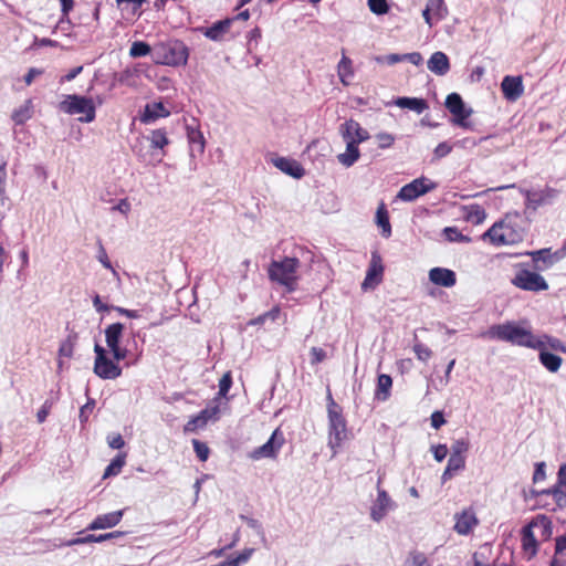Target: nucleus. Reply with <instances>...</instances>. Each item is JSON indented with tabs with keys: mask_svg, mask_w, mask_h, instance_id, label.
I'll return each mask as SVG.
<instances>
[{
	"mask_svg": "<svg viewBox=\"0 0 566 566\" xmlns=\"http://www.w3.org/2000/svg\"><path fill=\"white\" fill-rule=\"evenodd\" d=\"M31 101H28L24 105L14 109L11 118L17 125H23L28 119L31 118Z\"/></svg>",
	"mask_w": 566,
	"mask_h": 566,
	"instance_id": "41",
	"label": "nucleus"
},
{
	"mask_svg": "<svg viewBox=\"0 0 566 566\" xmlns=\"http://www.w3.org/2000/svg\"><path fill=\"white\" fill-rule=\"evenodd\" d=\"M60 4H61L62 15L59 20V23L63 24L64 21H69V14L73 10L74 0H60Z\"/></svg>",
	"mask_w": 566,
	"mask_h": 566,
	"instance_id": "56",
	"label": "nucleus"
},
{
	"mask_svg": "<svg viewBox=\"0 0 566 566\" xmlns=\"http://www.w3.org/2000/svg\"><path fill=\"white\" fill-rule=\"evenodd\" d=\"M384 270L385 268L382 265L380 254L378 252H373L370 263L366 271V276L361 283V289L366 291L369 287L373 289L380 284L382 281Z\"/></svg>",
	"mask_w": 566,
	"mask_h": 566,
	"instance_id": "10",
	"label": "nucleus"
},
{
	"mask_svg": "<svg viewBox=\"0 0 566 566\" xmlns=\"http://www.w3.org/2000/svg\"><path fill=\"white\" fill-rule=\"evenodd\" d=\"M556 196V190L546 188L544 190L527 191L526 206L536 210L538 207L549 203Z\"/></svg>",
	"mask_w": 566,
	"mask_h": 566,
	"instance_id": "28",
	"label": "nucleus"
},
{
	"mask_svg": "<svg viewBox=\"0 0 566 566\" xmlns=\"http://www.w3.org/2000/svg\"><path fill=\"white\" fill-rule=\"evenodd\" d=\"M189 59V48L181 40L160 42L153 48V61L167 66H184Z\"/></svg>",
	"mask_w": 566,
	"mask_h": 566,
	"instance_id": "3",
	"label": "nucleus"
},
{
	"mask_svg": "<svg viewBox=\"0 0 566 566\" xmlns=\"http://www.w3.org/2000/svg\"><path fill=\"white\" fill-rule=\"evenodd\" d=\"M327 417H328V446L335 450L339 448L346 438L347 421L343 415L342 407L335 402L332 392H327Z\"/></svg>",
	"mask_w": 566,
	"mask_h": 566,
	"instance_id": "4",
	"label": "nucleus"
},
{
	"mask_svg": "<svg viewBox=\"0 0 566 566\" xmlns=\"http://www.w3.org/2000/svg\"><path fill=\"white\" fill-rule=\"evenodd\" d=\"M59 109L67 115H83L78 117L81 123H92L96 117V105L92 97L85 95H65L59 103Z\"/></svg>",
	"mask_w": 566,
	"mask_h": 566,
	"instance_id": "5",
	"label": "nucleus"
},
{
	"mask_svg": "<svg viewBox=\"0 0 566 566\" xmlns=\"http://www.w3.org/2000/svg\"><path fill=\"white\" fill-rule=\"evenodd\" d=\"M59 399V397L53 396V390L50 392V397L46 398L41 406V408L36 412V420L39 423H43L48 416L50 415V411L54 405V402Z\"/></svg>",
	"mask_w": 566,
	"mask_h": 566,
	"instance_id": "43",
	"label": "nucleus"
},
{
	"mask_svg": "<svg viewBox=\"0 0 566 566\" xmlns=\"http://www.w3.org/2000/svg\"><path fill=\"white\" fill-rule=\"evenodd\" d=\"M170 115V112L166 108L163 102L147 103L140 114V122L143 124H151L158 118H165Z\"/></svg>",
	"mask_w": 566,
	"mask_h": 566,
	"instance_id": "23",
	"label": "nucleus"
},
{
	"mask_svg": "<svg viewBox=\"0 0 566 566\" xmlns=\"http://www.w3.org/2000/svg\"><path fill=\"white\" fill-rule=\"evenodd\" d=\"M426 4L434 15L437 23L447 18L449 10L444 0H428Z\"/></svg>",
	"mask_w": 566,
	"mask_h": 566,
	"instance_id": "37",
	"label": "nucleus"
},
{
	"mask_svg": "<svg viewBox=\"0 0 566 566\" xmlns=\"http://www.w3.org/2000/svg\"><path fill=\"white\" fill-rule=\"evenodd\" d=\"M427 66L433 74L444 76L451 67L450 59L444 52L437 51L431 54L427 62Z\"/></svg>",
	"mask_w": 566,
	"mask_h": 566,
	"instance_id": "27",
	"label": "nucleus"
},
{
	"mask_svg": "<svg viewBox=\"0 0 566 566\" xmlns=\"http://www.w3.org/2000/svg\"><path fill=\"white\" fill-rule=\"evenodd\" d=\"M74 350V345L70 339H65L60 344L59 347V356L60 357H72Z\"/></svg>",
	"mask_w": 566,
	"mask_h": 566,
	"instance_id": "62",
	"label": "nucleus"
},
{
	"mask_svg": "<svg viewBox=\"0 0 566 566\" xmlns=\"http://www.w3.org/2000/svg\"><path fill=\"white\" fill-rule=\"evenodd\" d=\"M192 447H193L196 457L199 459V461L206 462L210 454V449H209L208 444L198 439H193Z\"/></svg>",
	"mask_w": 566,
	"mask_h": 566,
	"instance_id": "47",
	"label": "nucleus"
},
{
	"mask_svg": "<svg viewBox=\"0 0 566 566\" xmlns=\"http://www.w3.org/2000/svg\"><path fill=\"white\" fill-rule=\"evenodd\" d=\"M431 452L437 462H442L448 455V447L447 444H437L431 447Z\"/></svg>",
	"mask_w": 566,
	"mask_h": 566,
	"instance_id": "58",
	"label": "nucleus"
},
{
	"mask_svg": "<svg viewBox=\"0 0 566 566\" xmlns=\"http://www.w3.org/2000/svg\"><path fill=\"white\" fill-rule=\"evenodd\" d=\"M413 352L417 358L421 361H427L432 356V350L421 343H418L413 346Z\"/></svg>",
	"mask_w": 566,
	"mask_h": 566,
	"instance_id": "54",
	"label": "nucleus"
},
{
	"mask_svg": "<svg viewBox=\"0 0 566 566\" xmlns=\"http://www.w3.org/2000/svg\"><path fill=\"white\" fill-rule=\"evenodd\" d=\"M511 283L523 290L528 292H541L548 290V283L539 274V272L533 270H528L526 268L521 269L516 272L514 277L511 280Z\"/></svg>",
	"mask_w": 566,
	"mask_h": 566,
	"instance_id": "7",
	"label": "nucleus"
},
{
	"mask_svg": "<svg viewBox=\"0 0 566 566\" xmlns=\"http://www.w3.org/2000/svg\"><path fill=\"white\" fill-rule=\"evenodd\" d=\"M232 384H233V380H232V375H231V371H227L226 374H223V376L220 378L219 380V390H218V397L219 398H224L227 397L228 392L230 391L231 387H232Z\"/></svg>",
	"mask_w": 566,
	"mask_h": 566,
	"instance_id": "48",
	"label": "nucleus"
},
{
	"mask_svg": "<svg viewBox=\"0 0 566 566\" xmlns=\"http://www.w3.org/2000/svg\"><path fill=\"white\" fill-rule=\"evenodd\" d=\"M376 61L378 63H386L388 65H394L396 63L402 62L403 57H402V54L390 53V54H387L385 56H377Z\"/></svg>",
	"mask_w": 566,
	"mask_h": 566,
	"instance_id": "61",
	"label": "nucleus"
},
{
	"mask_svg": "<svg viewBox=\"0 0 566 566\" xmlns=\"http://www.w3.org/2000/svg\"><path fill=\"white\" fill-rule=\"evenodd\" d=\"M153 57V48L145 41H135L132 43L129 49V55L132 57H144L149 55Z\"/></svg>",
	"mask_w": 566,
	"mask_h": 566,
	"instance_id": "40",
	"label": "nucleus"
},
{
	"mask_svg": "<svg viewBox=\"0 0 566 566\" xmlns=\"http://www.w3.org/2000/svg\"><path fill=\"white\" fill-rule=\"evenodd\" d=\"M97 260L102 263L105 269H113L112 263L107 256L106 250L101 240H98V252Z\"/></svg>",
	"mask_w": 566,
	"mask_h": 566,
	"instance_id": "64",
	"label": "nucleus"
},
{
	"mask_svg": "<svg viewBox=\"0 0 566 566\" xmlns=\"http://www.w3.org/2000/svg\"><path fill=\"white\" fill-rule=\"evenodd\" d=\"M125 325L120 322H116L113 324H109L104 333H105V342L108 347V349L119 346L123 339Z\"/></svg>",
	"mask_w": 566,
	"mask_h": 566,
	"instance_id": "30",
	"label": "nucleus"
},
{
	"mask_svg": "<svg viewBox=\"0 0 566 566\" xmlns=\"http://www.w3.org/2000/svg\"><path fill=\"white\" fill-rule=\"evenodd\" d=\"M369 10L376 15H385L390 10L388 0H367Z\"/></svg>",
	"mask_w": 566,
	"mask_h": 566,
	"instance_id": "45",
	"label": "nucleus"
},
{
	"mask_svg": "<svg viewBox=\"0 0 566 566\" xmlns=\"http://www.w3.org/2000/svg\"><path fill=\"white\" fill-rule=\"evenodd\" d=\"M125 463H126V453L125 452L117 453L111 460L109 464L105 468L103 478L106 479L109 476L117 475L120 472V470L123 469V467L125 465Z\"/></svg>",
	"mask_w": 566,
	"mask_h": 566,
	"instance_id": "36",
	"label": "nucleus"
},
{
	"mask_svg": "<svg viewBox=\"0 0 566 566\" xmlns=\"http://www.w3.org/2000/svg\"><path fill=\"white\" fill-rule=\"evenodd\" d=\"M501 91L509 102L517 101L524 93L523 80L521 76L505 75L501 82Z\"/></svg>",
	"mask_w": 566,
	"mask_h": 566,
	"instance_id": "15",
	"label": "nucleus"
},
{
	"mask_svg": "<svg viewBox=\"0 0 566 566\" xmlns=\"http://www.w3.org/2000/svg\"><path fill=\"white\" fill-rule=\"evenodd\" d=\"M346 142V151L337 156L338 161L345 167H352L360 157L358 144L354 140Z\"/></svg>",
	"mask_w": 566,
	"mask_h": 566,
	"instance_id": "31",
	"label": "nucleus"
},
{
	"mask_svg": "<svg viewBox=\"0 0 566 566\" xmlns=\"http://www.w3.org/2000/svg\"><path fill=\"white\" fill-rule=\"evenodd\" d=\"M437 187V182L424 176H421L402 186L398 191L397 198L405 202H411L419 197L434 190Z\"/></svg>",
	"mask_w": 566,
	"mask_h": 566,
	"instance_id": "8",
	"label": "nucleus"
},
{
	"mask_svg": "<svg viewBox=\"0 0 566 566\" xmlns=\"http://www.w3.org/2000/svg\"><path fill=\"white\" fill-rule=\"evenodd\" d=\"M539 347L532 349L538 350V360L541 365L549 373H557L562 366L563 358L547 349L546 343L539 338Z\"/></svg>",
	"mask_w": 566,
	"mask_h": 566,
	"instance_id": "19",
	"label": "nucleus"
},
{
	"mask_svg": "<svg viewBox=\"0 0 566 566\" xmlns=\"http://www.w3.org/2000/svg\"><path fill=\"white\" fill-rule=\"evenodd\" d=\"M300 264V260L294 256L272 260L268 269L269 279L282 285L287 293H293L297 290V270Z\"/></svg>",
	"mask_w": 566,
	"mask_h": 566,
	"instance_id": "2",
	"label": "nucleus"
},
{
	"mask_svg": "<svg viewBox=\"0 0 566 566\" xmlns=\"http://www.w3.org/2000/svg\"><path fill=\"white\" fill-rule=\"evenodd\" d=\"M125 510L97 515L87 526L88 531L106 530L116 526L123 518Z\"/></svg>",
	"mask_w": 566,
	"mask_h": 566,
	"instance_id": "21",
	"label": "nucleus"
},
{
	"mask_svg": "<svg viewBox=\"0 0 566 566\" xmlns=\"http://www.w3.org/2000/svg\"><path fill=\"white\" fill-rule=\"evenodd\" d=\"M454 530L460 535H469L473 527L479 523L475 513L472 510H464L457 513Z\"/></svg>",
	"mask_w": 566,
	"mask_h": 566,
	"instance_id": "24",
	"label": "nucleus"
},
{
	"mask_svg": "<svg viewBox=\"0 0 566 566\" xmlns=\"http://www.w3.org/2000/svg\"><path fill=\"white\" fill-rule=\"evenodd\" d=\"M452 145H450L448 142L439 143L433 149V157L431 161L433 163L436 160L447 157L452 151Z\"/></svg>",
	"mask_w": 566,
	"mask_h": 566,
	"instance_id": "51",
	"label": "nucleus"
},
{
	"mask_svg": "<svg viewBox=\"0 0 566 566\" xmlns=\"http://www.w3.org/2000/svg\"><path fill=\"white\" fill-rule=\"evenodd\" d=\"M127 534V532H120V531H114L105 534H87L85 536H78L75 538H72L67 541L64 545L65 546H76V545H83V544H90V543H102L108 539H114L118 537H123Z\"/></svg>",
	"mask_w": 566,
	"mask_h": 566,
	"instance_id": "25",
	"label": "nucleus"
},
{
	"mask_svg": "<svg viewBox=\"0 0 566 566\" xmlns=\"http://www.w3.org/2000/svg\"><path fill=\"white\" fill-rule=\"evenodd\" d=\"M392 378L387 374H379L377 377L375 398L380 401H386L390 396Z\"/></svg>",
	"mask_w": 566,
	"mask_h": 566,
	"instance_id": "33",
	"label": "nucleus"
},
{
	"mask_svg": "<svg viewBox=\"0 0 566 566\" xmlns=\"http://www.w3.org/2000/svg\"><path fill=\"white\" fill-rule=\"evenodd\" d=\"M96 401L94 398L87 397V401L80 408L78 420L82 426L88 421L93 409L95 408Z\"/></svg>",
	"mask_w": 566,
	"mask_h": 566,
	"instance_id": "46",
	"label": "nucleus"
},
{
	"mask_svg": "<svg viewBox=\"0 0 566 566\" xmlns=\"http://www.w3.org/2000/svg\"><path fill=\"white\" fill-rule=\"evenodd\" d=\"M271 161L274 167L294 179H301L306 174L305 168L296 159L290 157H275L272 158Z\"/></svg>",
	"mask_w": 566,
	"mask_h": 566,
	"instance_id": "16",
	"label": "nucleus"
},
{
	"mask_svg": "<svg viewBox=\"0 0 566 566\" xmlns=\"http://www.w3.org/2000/svg\"><path fill=\"white\" fill-rule=\"evenodd\" d=\"M444 107L451 114L450 123L463 129H473L472 123L469 120L473 114V108L463 101L462 96L452 92L447 95Z\"/></svg>",
	"mask_w": 566,
	"mask_h": 566,
	"instance_id": "6",
	"label": "nucleus"
},
{
	"mask_svg": "<svg viewBox=\"0 0 566 566\" xmlns=\"http://www.w3.org/2000/svg\"><path fill=\"white\" fill-rule=\"evenodd\" d=\"M526 255L532 260V269L537 272H545L554 266L551 256V248H543L538 250L526 251L523 253H517L516 256Z\"/></svg>",
	"mask_w": 566,
	"mask_h": 566,
	"instance_id": "13",
	"label": "nucleus"
},
{
	"mask_svg": "<svg viewBox=\"0 0 566 566\" xmlns=\"http://www.w3.org/2000/svg\"><path fill=\"white\" fill-rule=\"evenodd\" d=\"M504 228L509 229L503 220L496 221L483 233L482 239H490L491 243L496 247L515 243L514 238L502 231Z\"/></svg>",
	"mask_w": 566,
	"mask_h": 566,
	"instance_id": "17",
	"label": "nucleus"
},
{
	"mask_svg": "<svg viewBox=\"0 0 566 566\" xmlns=\"http://www.w3.org/2000/svg\"><path fill=\"white\" fill-rule=\"evenodd\" d=\"M109 352L113 355V360L117 364L126 359L129 354V349L127 347H123L122 345L111 348Z\"/></svg>",
	"mask_w": 566,
	"mask_h": 566,
	"instance_id": "57",
	"label": "nucleus"
},
{
	"mask_svg": "<svg viewBox=\"0 0 566 566\" xmlns=\"http://www.w3.org/2000/svg\"><path fill=\"white\" fill-rule=\"evenodd\" d=\"M187 137L189 143V156L192 159L200 157L206 147L203 134L197 128L187 126Z\"/></svg>",
	"mask_w": 566,
	"mask_h": 566,
	"instance_id": "26",
	"label": "nucleus"
},
{
	"mask_svg": "<svg viewBox=\"0 0 566 566\" xmlns=\"http://www.w3.org/2000/svg\"><path fill=\"white\" fill-rule=\"evenodd\" d=\"M486 335L492 339L531 349L541 346L539 336H535L531 329L524 328L515 322L494 324L489 327Z\"/></svg>",
	"mask_w": 566,
	"mask_h": 566,
	"instance_id": "1",
	"label": "nucleus"
},
{
	"mask_svg": "<svg viewBox=\"0 0 566 566\" xmlns=\"http://www.w3.org/2000/svg\"><path fill=\"white\" fill-rule=\"evenodd\" d=\"M395 503L386 490L378 488L377 499L370 507V517L375 522H380L392 510Z\"/></svg>",
	"mask_w": 566,
	"mask_h": 566,
	"instance_id": "14",
	"label": "nucleus"
},
{
	"mask_svg": "<svg viewBox=\"0 0 566 566\" xmlns=\"http://www.w3.org/2000/svg\"><path fill=\"white\" fill-rule=\"evenodd\" d=\"M107 443L111 449L120 450L125 446L122 434L116 433L107 437Z\"/></svg>",
	"mask_w": 566,
	"mask_h": 566,
	"instance_id": "63",
	"label": "nucleus"
},
{
	"mask_svg": "<svg viewBox=\"0 0 566 566\" xmlns=\"http://www.w3.org/2000/svg\"><path fill=\"white\" fill-rule=\"evenodd\" d=\"M233 19H221L213 22L209 27H201L199 31L209 40L220 42L224 39L226 33L230 30Z\"/></svg>",
	"mask_w": 566,
	"mask_h": 566,
	"instance_id": "20",
	"label": "nucleus"
},
{
	"mask_svg": "<svg viewBox=\"0 0 566 566\" xmlns=\"http://www.w3.org/2000/svg\"><path fill=\"white\" fill-rule=\"evenodd\" d=\"M375 221L376 224L381 229V235L388 239L391 235V224L389 212L384 202H381L376 210Z\"/></svg>",
	"mask_w": 566,
	"mask_h": 566,
	"instance_id": "32",
	"label": "nucleus"
},
{
	"mask_svg": "<svg viewBox=\"0 0 566 566\" xmlns=\"http://www.w3.org/2000/svg\"><path fill=\"white\" fill-rule=\"evenodd\" d=\"M545 343L546 346L555 352H560L566 354V343L562 342L559 338L549 336L547 334H543L539 336Z\"/></svg>",
	"mask_w": 566,
	"mask_h": 566,
	"instance_id": "50",
	"label": "nucleus"
},
{
	"mask_svg": "<svg viewBox=\"0 0 566 566\" xmlns=\"http://www.w3.org/2000/svg\"><path fill=\"white\" fill-rule=\"evenodd\" d=\"M338 76L340 78V82L345 85H347L346 77L353 76V69H352V60L347 57L346 55H343L340 61L337 65Z\"/></svg>",
	"mask_w": 566,
	"mask_h": 566,
	"instance_id": "42",
	"label": "nucleus"
},
{
	"mask_svg": "<svg viewBox=\"0 0 566 566\" xmlns=\"http://www.w3.org/2000/svg\"><path fill=\"white\" fill-rule=\"evenodd\" d=\"M546 478V464L545 462H536L535 463V469H534V473H533V482L534 483H537V482H541V481H544Z\"/></svg>",
	"mask_w": 566,
	"mask_h": 566,
	"instance_id": "60",
	"label": "nucleus"
},
{
	"mask_svg": "<svg viewBox=\"0 0 566 566\" xmlns=\"http://www.w3.org/2000/svg\"><path fill=\"white\" fill-rule=\"evenodd\" d=\"M220 412V408L218 405L208 406L200 410L196 416H192L189 421L185 424V432H193L198 428H203L207 426L209 420H217L218 415Z\"/></svg>",
	"mask_w": 566,
	"mask_h": 566,
	"instance_id": "11",
	"label": "nucleus"
},
{
	"mask_svg": "<svg viewBox=\"0 0 566 566\" xmlns=\"http://www.w3.org/2000/svg\"><path fill=\"white\" fill-rule=\"evenodd\" d=\"M470 442L465 438L457 439L451 444V455L464 457L469 451Z\"/></svg>",
	"mask_w": 566,
	"mask_h": 566,
	"instance_id": "49",
	"label": "nucleus"
},
{
	"mask_svg": "<svg viewBox=\"0 0 566 566\" xmlns=\"http://www.w3.org/2000/svg\"><path fill=\"white\" fill-rule=\"evenodd\" d=\"M281 310L279 306L272 307L270 311L260 314L259 316L250 319L248 326H261L268 321L275 322L280 316Z\"/></svg>",
	"mask_w": 566,
	"mask_h": 566,
	"instance_id": "39",
	"label": "nucleus"
},
{
	"mask_svg": "<svg viewBox=\"0 0 566 566\" xmlns=\"http://www.w3.org/2000/svg\"><path fill=\"white\" fill-rule=\"evenodd\" d=\"M443 234L446 240L449 242H470L471 238L462 234V232L457 227H446L443 229Z\"/></svg>",
	"mask_w": 566,
	"mask_h": 566,
	"instance_id": "44",
	"label": "nucleus"
},
{
	"mask_svg": "<svg viewBox=\"0 0 566 566\" xmlns=\"http://www.w3.org/2000/svg\"><path fill=\"white\" fill-rule=\"evenodd\" d=\"M447 467L453 470L454 472L464 470L465 468V457H457L451 455L448 459Z\"/></svg>",
	"mask_w": 566,
	"mask_h": 566,
	"instance_id": "55",
	"label": "nucleus"
},
{
	"mask_svg": "<svg viewBox=\"0 0 566 566\" xmlns=\"http://www.w3.org/2000/svg\"><path fill=\"white\" fill-rule=\"evenodd\" d=\"M564 485H559V483H556L554 485V501L556 503V506L558 509H565L566 507V491H564L562 488Z\"/></svg>",
	"mask_w": 566,
	"mask_h": 566,
	"instance_id": "52",
	"label": "nucleus"
},
{
	"mask_svg": "<svg viewBox=\"0 0 566 566\" xmlns=\"http://www.w3.org/2000/svg\"><path fill=\"white\" fill-rule=\"evenodd\" d=\"M340 133L344 140H354L358 145L370 138L368 130L363 128L358 122L352 118L340 126Z\"/></svg>",
	"mask_w": 566,
	"mask_h": 566,
	"instance_id": "18",
	"label": "nucleus"
},
{
	"mask_svg": "<svg viewBox=\"0 0 566 566\" xmlns=\"http://www.w3.org/2000/svg\"><path fill=\"white\" fill-rule=\"evenodd\" d=\"M376 138L378 140V147L380 149L390 148L394 145L395 140H396V138H395V136L392 134L385 133V132L378 133L376 135Z\"/></svg>",
	"mask_w": 566,
	"mask_h": 566,
	"instance_id": "53",
	"label": "nucleus"
},
{
	"mask_svg": "<svg viewBox=\"0 0 566 566\" xmlns=\"http://www.w3.org/2000/svg\"><path fill=\"white\" fill-rule=\"evenodd\" d=\"M93 371L101 379L111 380L118 378L123 369L119 364L107 356L104 358H95Z\"/></svg>",
	"mask_w": 566,
	"mask_h": 566,
	"instance_id": "12",
	"label": "nucleus"
},
{
	"mask_svg": "<svg viewBox=\"0 0 566 566\" xmlns=\"http://www.w3.org/2000/svg\"><path fill=\"white\" fill-rule=\"evenodd\" d=\"M285 443V437L283 431L280 428H276L268 441L263 443L262 446L255 448L251 452V458L253 460H260V459H276L281 448Z\"/></svg>",
	"mask_w": 566,
	"mask_h": 566,
	"instance_id": "9",
	"label": "nucleus"
},
{
	"mask_svg": "<svg viewBox=\"0 0 566 566\" xmlns=\"http://www.w3.org/2000/svg\"><path fill=\"white\" fill-rule=\"evenodd\" d=\"M311 365H317L326 359V352L321 347L311 348Z\"/></svg>",
	"mask_w": 566,
	"mask_h": 566,
	"instance_id": "59",
	"label": "nucleus"
},
{
	"mask_svg": "<svg viewBox=\"0 0 566 566\" xmlns=\"http://www.w3.org/2000/svg\"><path fill=\"white\" fill-rule=\"evenodd\" d=\"M431 283L442 287H452L457 284V274L453 270L436 266L429 271Z\"/></svg>",
	"mask_w": 566,
	"mask_h": 566,
	"instance_id": "22",
	"label": "nucleus"
},
{
	"mask_svg": "<svg viewBox=\"0 0 566 566\" xmlns=\"http://www.w3.org/2000/svg\"><path fill=\"white\" fill-rule=\"evenodd\" d=\"M522 547L531 557L535 556L538 549V542L532 531V526H524L522 530Z\"/></svg>",
	"mask_w": 566,
	"mask_h": 566,
	"instance_id": "35",
	"label": "nucleus"
},
{
	"mask_svg": "<svg viewBox=\"0 0 566 566\" xmlns=\"http://www.w3.org/2000/svg\"><path fill=\"white\" fill-rule=\"evenodd\" d=\"M464 218L467 221L473 224H480L485 220L486 213L484 208H482L480 205L473 203L467 207V214Z\"/></svg>",
	"mask_w": 566,
	"mask_h": 566,
	"instance_id": "38",
	"label": "nucleus"
},
{
	"mask_svg": "<svg viewBox=\"0 0 566 566\" xmlns=\"http://www.w3.org/2000/svg\"><path fill=\"white\" fill-rule=\"evenodd\" d=\"M146 139L150 142V147L153 149H160L163 156L165 155L164 148L170 143L167 130L165 128L151 130Z\"/></svg>",
	"mask_w": 566,
	"mask_h": 566,
	"instance_id": "34",
	"label": "nucleus"
},
{
	"mask_svg": "<svg viewBox=\"0 0 566 566\" xmlns=\"http://www.w3.org/2000/svg\"><path fill=\"white\" fill-rule=\"evenodd\" d=\"M394 104L402 109L413 111L421 114L429 108L427 99L422 97L399 96L394 99Z\"/></svg>",
	"mask_w": 566,
	"mask_h": 566,
	"instance_id": "29",
	"label": "nucleus"
}]
</instances>
